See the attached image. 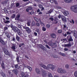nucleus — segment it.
<instances>
[{
	"label": "nucleus",
	"instance_id": "nucleus-16",
	"mask_svg": "<svg viewBox=\"0 0 77 77\" xmlns=\"http://www.w3.org/2000/svg\"><path fill=\"white\" fill-rule=\"evenodd\" d=\"M20 15H18L16 16L15 18V20L16 21H19L20 20Z\"/></svg>",
	"mask_w": 77,
	"mask_h": 77
},
{
	"label": "nucleus",
	"instance_id": "nucleus-10",
	"mask_svg": "<svg viewBox=\"0 0 77 77\" xmlns=\"http://www.w3.org/2000/svg\"><path fill=\"white\" fill-rule=\"evenodd\" d=\"M12 72L14 73L16 75L18 73V71L17 69H14L12 70Z\"/></svg>",
	"mask_w": 77,
	"mask_h": 77
},
{
	"label": "nucleus",
	"instance_id": "nucleus-63",
	"mask_svg": "<svg viewBox=\"0 0 77 77\" xmlns=\"http://www.w3.org/2000/svg\"><path fill=\"white\" fill-rule=\"evenodd\" d=\"M36 25H37V26H39V23H36Z\"/></svg>",
	"mask_w": 77,
	"mask_h": 77
},
{
	"label": "nucleus",
	"instance_id": "nucleus-38",
	"mask_svg": "<svg viewBox=\"0 0 77 77\" xmlns=\"http://www.w3.org/2000/svg\"><path fill=\"white\" fill-rule=\"evenodd\" d=\"M24 45V43H21L19 45V47H21V46H23V45Z\"/></svg>",
	"mask_w": 77,
	"mask_h": 77
},
{
	"label": "nucleus",
	"instance_id": "nucleus-22",
	"mask_svg": "<svg viewBox=\"0 0 77 77\" xmlns=\"http://www.w3.org/2000/svg\"><path fill=\"white\" fill-rule=\"evenodd\" d=\"M72 0H64L65 2L66 3H70Z\"/></svg>",
	"mask_w": 77,
	"mask_h": 77
},
{
	"label": "nucleus",
	"instance_id": "nucleus-55",
	"mask_svg": "<svg viewBox=\"0 0 77 77\" xmlns=\"http://www.w3.org/2000/svg\"><path fill=\"white\" fill-rule=\"evenodd\" d=\"M28 8L29 10H32V8L31 7H29Z\"/></svg>",
	"mask_w": 77,
	"mask_h": 77
},
{
	"label": "nucleus",
	"instance_id": "nucleus-27",
	"mask_svg": "<svg viewBox=\"0 0 77 77\" xmlns=\"http://www.w3.org/2000/svg\"><path fill=\"white\" fill-rule=\"evenodd\" d=\"M4 22L5 24H8V23H10V21L8 20H6L5 21L4 20Z\"/></svg>",
	"mask_w": 77,
	"mask_h": 77
},
{
	"label": "nucleus",
	"instance_id": "nucleus-64",
	"mask_svg": "<svg viewBox=\"0 0 77 77\" xmlns=\"http://www.w3.org/2000/svg\"><path fill=\"white\" fill-rule=\"evenodd\" d=\"M2 5H4L5 4V2L4 1H3L2 2Z\"/></svg>",
	"mask_w": 77,
	"mask_h": 77
},
{
	"label": "nucleus",
	"instance_id": "nucleus-47",
	"mask_svg": "<svg viewBox=\"0 0 77 77\" xmlns=\"http://www.w3.org/2000/svg\"><path fill=\"white\" fill-rule=\"evenodd\" d=\"M65 67L66 68H67V69H68L69 67V66L68 65V64H66V65H65Z\"/></svg>",
	"mask_w": 77,
	"mask_h": 77
},
{
	"label": "nucleus",
	"instance_id": "nucleus-3",
	"mask_svg": "<svg viewBox=\"0 0 77 77\" xmlns=\"http://www.w3.org/2000/svg\"><path fill=\"white\" fill-rule=\"evenodd\" d=\"M23 29H26V31L29 34L32 31H31V29L29 27H23Z\"/></svg>",
	"mask_w": 77,
	"mask_h": 77
},
{
	"label": "nucleus",
	"instance_id": "nucleus-2",
	"mask_svg": "<svg viewBox=\"0 0 77 77\" xmlns=\"http://www.w3.org/2000/svg\"><path fill=\"white\" fill-rule=\"evenodd\" d=\"M3 50L4 52L5 53L6 55H7V56H10V54H9V53L8 52V50H6V48H3Z\"/></svg>",
	"mask_w": 77,
	"mask_h": 77
},
{
	"label": "nucleus",
	"instance_id": "nucleus-54",
	"mask_svg": "<svg viewBox=\"0 0 77 77\" xmlns=\"http://www.w3.org/2000/svg\"><path fill=\"white\" fill-rule=\"evenodd\" d=\"M58 33H60L62 32V31L61 30H58Z\"/></svg>",
	"mask_w": 77,
	"mask_h": 77
},
{
	"label": "nucleus",
	"instance_id": "nucleus-13",
	"mask_svg": "<svg viewBox=\"0 0 77 77\" xmlns=\"http://www.w3.org/2000/svg\"><path fill=\"white\" fill-rule=\"evenodd\" d=\"M0 42L3 45H5V42L3 41V40L2 39L1 37H0Z\"/></svg>",
	"mask_w": 77,
	"mask_h": 77
},
{
	"label": "nucleus",
	"instance_id": "nucleus-37",
	"mask_svg": "<svg viewBox=\"0 0 77 77\" xmlns=\"http://www.w3.org/2000/svg\"><path fill=\"white\" fill-rule=\"evenodd\" d=\"M15 17V14H13L11 16V18H14Z\"/></svg>",
	"mask_w": 77,
	"mask_h": 77
},
{
	"label": "nucleus",
	"instance_id": "nucleus-59",
	"mask_svg": "<svg viewBox=\"0 0 77 77\" xmlns=\"http://www.w3.org/2000/svg\"><path fill=\"white\" fill-rule=\"evenodd\" d=\"M14 5V3H12L11 4V6L12 8L13 7V6Z\"/></svg>",
	"mask_w": 77,
	"mask_h": 77
},
{
	"label": "nucleus",
	"instance_id": "nucleus-12",
	"mask_svg": "<svg viewBox=\"0 0 77 77\" xmlns=\"http://www.w3.org/2000/svg\"><path fill=\"white\" fill-rule=\"evenodd\" d=\"M42 75L44 77H46V76L47 75V72H46L43 70L42 71Z\"/></svg>",
	"mask_w": 77,
	"mask_h": 77
},
{
	"label": "nucleus",
	"instance_id": "nucleus-7",
	"mask_svg": "<svg viewBox=\"0 0 77 77\" xmlns=\"http://www.w3.org/2000/svg\"><path fill=\"white\" fill-rule=\"evenodd\" d=\"M40 66H42V68H43L44 69H48L47 67L43 64H40Z\"/></svg>",
	"mask_w": 77,
	"mask_h": 77
},
{
	"label": "nucleus",
	"instance_id": "nucleus-28",
	"mask_svg": "<svg viewBox=\"0 0 77 77\" xmlns=\"http://www.w3.org/2000/svg\"><path fill=\"white\" fill-rule=\"evenodd\" d=\"M39 22H40V24L42 26H43L44 25V24L42 22H41V19H39Z\"/></svg>",
	"mask_w": 77,
	"mask_h": 77
},
{
	"label": "nucleus",
	"instance_id": "nucleus-49",
	"mask_svg": "<svg viewBox=\"0 0 77 77\" xmlns=\"http://www.w3.org/2000/svg\"><path fill=\"white\" fill-rule=\"evenodd\" d=\"M50 26L49 25V24H47L46 25V27L48 29V28H50Z\"/></svg>",
	"mask_w": 77,
	"mask_h": 77
},
{
	"label": "nucleus",
	"instance_id": "nucleus-30",
	"mask_svg": "<svg viewBox=\"0 0 77 77\" xmlns=\"http://www.w3.org/2000/svg\"><path fill=\"white\" fill-rule=\"evenodd\" d=\"M19 57L17 56L16 58V60L18 63H19V62H20V60L19 59Z\"/></svg>",
	"mask_w": 77,
	"mask_h": 77
},
{
	"label": "nucleus",
	"instance_id": "nucleus-60",
	"mask_svg": "<svg viewBox=\"0 0 77 77\" xmlns=\"http://www.w3.org/2000/svg\"><path fill=\"white\" fill-rule=\"evenodd\" d=\"M54 2L55 4V5H57V2H56V1L54 0Z\"/></svg>",
	"mask_w": 77,
	"mask_h": 77
},
{
	"label": "nucleus",
	"instance_id": "nucleus-42",
	"mask_svg": "<svg viewBox=\"0 0 77 77\" xmlns=\"http://www.w3.org/2000/svg\"><path fill=\"white\" fill-rule=\"evenodd\" d=\"M66 28H67V27L66 26V25L63 24V29H65Z\"/></svg>",
	"mask_w": 77,
	"mask_h": 77
},
{
	"label": "nucleus",
	"instance_id": "nucleus-52",
	"mask_svg": "<svg viewBox=\"0 0 77 77\" xmlns=\"http://www.w3.org/2000/svg\"><path fill=\"white\" fill-rule=\"evenodd\" d=\"M38 6H39V8H42L43 7L42 5H39Z\"/></svg>",
	"mask_w": 77,
	"mask_h": 77
},
{
	"label": "nucleus",
	"instance_id": "nucleus-53",
	"mask_svg": "<svg viewBox=\"0 0 77 77\" xmlns=\"http://www.w3.org/2000/svg\"><path fill=\"white\" fill-rule=\"evenodd\" d=\"M10 26L11 27L12 29H13L14 28V26H13V25H12V24L11 25H10Z\"/></svg>",
	"mask_w": 77,
	"mask_h": 77
},
{
	"label": "nucleus",
	"instance_id": "nucleus-11",
	"mask_svg": "<svg viewBox=\"0 0 77 77\" xmlns=\"http://www.w3.org/2000/svg\"><path fill=\"white\" fill-rule=\"evenodd\" d=\"M73 33L74 34V35L75 38H77V32L75 30L73 31Z\"/></svg>",
	"mask_w": 77,
	"mask_h": 77
},
{
	"label": "nucleus",
	"instance_id": "nucleus-21",
	"mask_svg": "<svg viewBox=\"0 0 77 77\" xmlns=\"http://www.w3.org/2000/svg\"><path fill=\"white\" fill-rule=\"evenodd\" d=\"M1 66L2 68H3V69H4V68H5V64H4V62L3 61V60L2 61Z\"/></svg>",
	"mask_w": 77,
	"mask_h": 77
},
{
	"label": "nucleus",
	"instance_id": "nucleus-61",
	"mask_svg": "<svg viewBox=\"0 0 77 77\" xmlns=\"http://www.w3.org/2000/svg\"><path fill=\"white\" fill-rule=\"evenodd\" d=\"M18 27L20 29H21V26L20 25H18Z\"/></svg>",
	"mask_w": 77,
	"mask_h": 77
},
{
	"label": "nucleus",
	"instance_id": "nucleus-8",
	"mask_svg": "<svg viewBox=\"0 0 77 77\" xmlns=\"http://www.w3.org/2000/svg\"><path fill=\"white\" fill-rule=\"evenodd\" d=\"M39 47L40 48L42 49V50H43V51H45V50H47V49L45 47H44V46L42 45H40Z\"/></svg>",
	"mask_w": 77,
	"mask_h": 77
},
{
	"label": "nucleus",
	"instance_id": "nucleus-48",
	"mask_svg": "<svg viewBox=\"0 0 77 77\" xmlns=\"http://www.w3.org/2000/svg\"><path fill=\"white\" fill-rule=\"evenodd\" d=\"M16 7H18L20 5V4L18 3H17L16 4Z\"/></svg>",
	"mask_w": 77,
	"mask_h": 77
},
{
	"label": "nucleus",
	"instance_id": "nucleus-58",
	"mask_svg": "<svg viewBox=\"0 0 77 77\" xmlns=\"http://www.w3.org/2000/svg\"><path fill=\"white\" fill-rule=\"evenodd\" d=\"M4 29L5 30H8V27H4Z\"/></svg>",
	"mask_w": 77,
	"mask_h": 77
},
{
	"label": "nucleus",
	"instance_id": "nucleus-15",
	"mask_svg": "<svg viewBox=\"0 0 77 77\" xmlns=\"http://www.w3.org/2000/svg\"><path fill=\"white\" fill-rule=\"evenodd\" d=\"M61 19L63 21H64V22H66V18L64 16H62V17H61Z\"/></svg>",
	"mask_w": 77,
	"mask_h": 77
},
{
	"label": "nucleus",
	"instance_id": "nucleus-41",
	"mask_svg": "<svg viewBox=\"0 0 77 77\" xmlns=\"http://www.w3.org/2000/svg\"><path fill=\"white\" fill-rule=\"evenodd\" d=\"M21 75L22 77H23L24 76V75H25V73L23 72H22L21 73Z\"/></svg>",
	"mask_w": 77,
	"mask_h": 77
},
{
	"label": "nucleus",
	"instance_id": "nucleus-51",
	"mask_svg": "<svg viewBox=\"0 0 77 77\" xmlns=\"http://www.w3.org/2000/svg\"><path fill=\"white\" fill-rule=\"evenodd\" d=\"M4 12H6V13H8V11H7V9H4Z\"/></svg>",
	"mask_w": 77,
	"mask_h": 77
},
{
	"label": "nucleus",
	"instance_id": "nucleus-50",
	"mask_svg": "<svg viewBox=\"0 0 77 77\" xmlns=\"http://www.w3.org/2000/svg\"><path fill=\"white\" fill-rule=\"evenodd\" d=\"M3 60V58L0 55V62H1V61Z\"/></svg>",
	"mask_w": 77,
	"mask_h": 77
},
{
	"label": "nucleus",
	"instance_id": "nucleus-32",
	"mask_svg": "<svg viewBox=\"0 0 77 77\" xmlns=\"http://www.w3.org/2000/svg\"><path fill=\"white\" fill-rule=\"evenodd\" d=\"M35 25V21H33L31 23V26L32 27H33V26H34Z\"/></svg>",
	"mask_w": 77,
	"mask_h": 77
},
{
	"label": "nucleus",
	"instance_id": "nucleus-18",
	"mask_svg": "<svg viewBox=\"0 0 77 77\" xmlns=\"http://www.w3.org/2000/svg\"><path fill=\"white\" fill-rule=\"evenodd\" d=\"M15 68L16 69H20V66H18V64H16L15 66Z\"/></svg>",
	"mask_w": 77,
	"mask_h": 77
},
{
	"label": "nucleus",
	"instance_id": "nucleus-57",
	"mask_svg": "<svg viewBox=\"0 0 77 77\" xmlns=\"http://www.w3.org/2000/svg\"><path fill=\"white\" fill-rule=\"evenodd\" d=\"M9 0H6L5 1H4L5 2V4H7L8 3V2Z\"/></svg>",
	"mask_w": 77,
	"mask_h": 77
},
{
	"label": "nucleus",
	"instance_id": "nucleus-62",
	"mask_svg": "<svg viewBox=\"0 0 77 77\" xmlns=\"http://www.w3.org/2000/svg\"><path fill=\"white\" fill-rule=\"evenodd\" d=\"M49 19V20H51V21H53V20H54V19H53V18L52 17L50 18Z\"/></svg>",
	"mask_w": 77,
	"mask_h": 77
},
{
	"label": "nucleus",
	"instance_id": "nucleus-1",
	"mask_svg": "<svg viewBox=\"0 0 77 77\" xmlns=\"http://www.w3.org/2000/svg\"><path fill=\"white\" fill-rule=\"evenodd\" d=\"M71 9L75 13H77V5L72 6Z\"/></svg>",
	"mask_w": 77,
	"mask_h": 77
},
{
	"label": "nucleus",
	"instance_id": "nucleus-39",
	"mask_svg": "<svg viewBox=\"0 0 77 77\" xmlns=\"http://www.w3.org/2000/svg\"><path fill=\"white\" fill-rule=\"evenodd\" d=\"M45 46L46 47V48H48V49H50V47H49V46L48 45H45Z\"/></svg>",
	"mask_w": 77,
	"mask_h": 77
},
{
	"label": "nucleus",
	"instance_id": "nucleus-6",
	"mask_svg": "<svg viewBox=\"0 0 77 77\" xmlns=\"http://www.w3.org/2000/svg\"><path fill=\"white\" fill-rule=\"evenodd\" d=\"M58 72L60 73H66V71L65 70H63V69L60 68V69H58Z\"/></svg>",
	"mask_w": 77,
	"mask_h": 77
},
{
	"label": "nucleus",
	"instance_id": "nucleus-46",
	"mask_svg": "<svg viewBox=\"0 0 77 77\" xmlns=\"http://www.w3.org/2000/svg\"><path fill=\"white\" fill-rule=\"evenodd\" d=\"M48 44L50 46H52V42H48Z\"/></svg>",
	"mask_w": 77,
	"mask_h": 77
},
{
	"label": "nucleus",
	"instance_id": "nucleus-5",
	"mask_svg": "<svg viewBox=\"0 0 77 77\" xmlns=\"http://www.w3.org/2000/svg\"><path fill=\"white\" fill-rule=\"evenodd\" d=\"M67 38L69 42H72L73 41V39L72 38V37L70 35L67 36Z\"/></svg>",
	"mask_w": 77,
	"mask_h": 77
},
{
	"label": "nucleus",
	"instance_id": "nucleus-26",
	"mask_svg": "<svg viewBox=\"0 0 77 77\" xmlns=\"http://www.w3.org/2000/svg\"><path fill=\"white\" fill-rule=\"evenodd\" d=\"M11 48L13 50H15V45L14 44H12V47Z\"/></svg>",
	"mask_w": 77,
	"mask_h": 77
},
{
	"label": "nucleus",
	"instance_id": "nucleus-20",
	"mask_svg": "<svg viewBox=\"0 0 77 77\" xmlns=\"http://www.w3.org/2000/svg\"><path fill=\"white\" fill-rule=\"evenodd\" d=\"M31 23V21L29 20H28L27 21V25L28 26H30V23Z\"/></svg>",
	"mask_w": 77,
	"mask_h": 77
},
{
	"label": "nucleus",
	"instance_id": "nucleus-34",
	"mask_svg": "<svg viewBox=\"0 0 77 77\" xmlns=\"http://www.w3.org/2000/svg\"><path fill=\"white\" fill-rule=\"evenodd\" d=\"M48 76L49 77H53V76H52V75H51V73H48Z\"/></svg>",
	"mask_w": 77,
	"mask_h": 77
},
{
	"label": "nucleus",
	"instance_id": "nucleus-35",
	"mask_svg": "<svg viewBox=\"0 0 77 77\" xmlns=\"http://www.w3.org/2000/svg\"><path fill=\"white\" fill-rule=\"evenodd\" d=\"M42 29L43 30V31H46V28H45V27H43L42 28Z\"/></svg>",
	"mask_w": 77,
	"mask_h": 77
},
{
	"label": "nucleus",
	"instance_id": "nucleus-9",
	"mask_svg": "<svg viewBox=\"0 0 77 77\" xmlns=\"http://www.w3.org/2000/svg\"><path fill=\"white\" fill-rule=\"evenodd\" d=\"M63 13L64 15L66 16L67 15L69 14V12L65 10H63Z\"/></svg>",
	"mask_w": 77,
	"mask_h": 77
},
{
	"label": "nucleus",
	"instance_id": "nucleus-44",
	"mask_svg": "<svg viewBox=\"0 0 77 77\" xmlns=\"http://www.w3.org/2000/svg\"><path fill=\"white\" fill-rule=\"evenodd\" d=\"M16 39H17V41H20V37L18 36H16Z\"/></svg>",
	"mask_w": 77,
	"mask_h": 77
},
{
	"label": "nucleus",
	"instance_id": "nucleus-40",
	"mask_svg": "<svg viewBox=\"0 0 77 77\" xmlns=\"http://www.w3.org/2000/svg\"><path fill=\"white\" fill-rule=\"evenodd\" d=\"M36 32L38 33V34H40V32H39V29H37L36 30Z\"/></svg>",
	"mask_w": 77,
	"mask_h": 77
},
{
	"label": "nucleus",
	"instance_id": "nucleus-4",
	"mask_svg": "<svg viewBox=\"0 0 77 77\" xmlns=\"http://www.w3.org/2000/svg\"><path fill=\"white\" fill-rule=\"evenodd\" d=\"M47 66L48 68L50 69H51L52 70H53L54 69V66L53 65L48 64V65Z\"/></svg>",
	"mask_w": 77,
	"mask_h": 77
},
{
	"label": "nucleus",
	"instance_id": "nucleus-23",
	"mask_svg": "<svg viewBox=\"0 0 77 77\" xmlns=\"http://www.w3.org/2000/svg\"><path fill=\"white\" fill-rule=\"evenodd\" d=\"M24 66H25V67H26V68H28L29 69V71H32V67H30V66H26L25 65Z\"/></svg>",
	"mask_w": 77,
	"mask_h": 77
},
{
	"label": "nucleus",
	"instance_id": "nucleus-25",
	"mask_svg": "<svg viewBox=\"0 0 77 77\" xmlns=\"http://www.w3.org/2000/svg\"><path fill=\"white\" fill-rule=\"evenodd\" d=\"M0 74H1L2 76H3V77H6V75H5V73H4L3 72H1Z\"/></svg>",
	"mask_w": 77,
	"mask_h": 77
},
{
	"label": "nucleus",
	"instance_id": "nucleus-36",
	"mask_svg": "<svg viewBox=\"0 0 77 77\" xmlns=\"http://www.w3.org/2000/svg\"><path fill=\"white\" fill-rule=\"evenodd\" d=\"M52 11H53V10H52V9H51L50 10H49L48 11V14H51V13L52 12Z\"/></svg>",
	"mask_w": 77,
	"mask_h": 77
},
{
	"label": "nucleus",
	"instance_id": "nucleus-29",
	"mask_svg": "<svg viewBox=\"0 0 77 77\" xmlns=\"http://www.w3.org/2000/svg\"><path fill=\"white\" fill-rule=\"evenodd\" d=\"M60 54L63 57H65L66 56V55H65L64 53H61V52L60 53Z\"/></svg>",
	"mask_w": 77,
	"mask_h": 77
},
{
	"label": "nucleus",
	"instance_id": "nucleus-33",
	"mask_svg": "<svg viewBox=\"0 0 77 77\" xmlns=\"http://www.w3.org/2000/svg\"><path fill=\"white\" fill-rule=\"evenodd\" d=\"M34 20L36 21H37V22H39V19H38L36 17H35L34 18Z\"/></svg>",
	"mask_w": 77,
	"mask_h": 77
},
{
	"label": "nucleus",
	"instance_id": "nucleus-17",
	"mask_svg": "<svg viewBox=\"0 0 77 77\" xmlns=\"http://www.w3.org/2000/svg\"><path fill=\"white\" fill-rule=\"evenodd\" d=\"M65 47L66 46V47H70L72 46V45L71 44V42H69V43L68 44H65Z\"/></svg>",
	"mask_w": 77,
	"mask_h": 77
},
{
	"label": "nucleus",
	"instance_id": "nucleus-24",
	"mask_svg": "<svg viewBox=\"0 0 77 77\" xmlns=\"http://www.w3.org/2000/svg\"><path fill=\"white\" fill-rule=\"evenodd\" d=\"M51 38H54L56 37V35L54 33H52V34H51Z\"/></svg>",
	"mask_w": 77,
	"mask_h": 77
},
{
	"label": "nucleus",
	"instance_id": "nucleus-14",
	"mask_svg": "<svg viewBox=\"0 0 77 77\" xmlns=\"http://www.w3.org/2000/svg\"><path fill=\"white\" fill-rule=\"evenodd\" d=\"M35 71L36 73H37L38 74H41V71L38 68H36L35 69Z\"/></svg>",
	"mask_w": 77,
	"mask_h": 77
},
{
	"label": "nucleus",
	"instance_id": "nucleus-45",
	"mask_svg": "<svg viewBox=\"0 0 77 77\" xmlns=\"http://www.w3.org/2000/svg\"><path fill=\"white\" fill-rule=\"evenodd\" d=\"M59 15L58 16V17L59 19H60V18H62V16H61V15H60V14H59Z\"/></svg>",
	"mask_w": 77,
	"mask_h": 77
},
{
	"label": "nucleus",
	"instance_id": "nucleus-31",
	"mask_svg": "<svg viewBox=\"0 0 77 77\" xmlns=\"http://www.w3.org/2000/svg\"><path fill=\"white\" fill-rule=\"evenodd\" d=\"M74 75L75 77H77V71L74 72Z\"/></svg>",
	"mask_w": 77,
	"mask_h": 77
},
{
	"label": "nucleus",
	"instance_id": "nucleus-56",
	"mask_svg": "<svg viewBox=\"0 0 77 77\" xmlns=\"http://www.w3.org/2000/svg\"><path fill=\"white\" fill-rule=\"evenodd\" d=\"M64 51H66L68 50V49L67 48H65L64 49Z\"/></svg>",
	"mask_w": 77,
	"mask_h": 77
},
{
	"label": "nucleus",
	"instance_id": "nucleus-19",
	"mask_svg": "<svg viewBox=\"0 0 77 77\" xmlns=\"http://www.w3.org/2000/svg\"><path fill=\"white\" fill-rule=\"evenodd\" d=\"M18 28L16 27H14L13 29V30L15 32H17V30H18Z\"/></svg>",
	"mask_w": 77,
	"mask_h": 77
},
{
	"label": "nucleus",
	"instance_id": "nucleus-43",
	"mask_svg": "<svg viewBox=\"0 0 77 77\" xmlns=\"http://www.w3.org/2000/svg\"><path fill=\"white\" fill-rule=\"evenodd\" d=\"M70 23H72V24H74V23H75V22L74 21V20L72 19V21H70Z\"/></svg>",
	"mask_w": 77,
	"mask_h": 77
}]
</instances>
